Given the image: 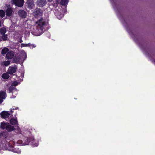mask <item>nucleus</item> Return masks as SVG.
Masks as SVG:
<instances>
[{
  "mask_svg": "<svg viewBox=\"0 0 155 155\" xmlns=\"http://www.w3.org/2000/svg\"><path fill=\"white\" fill-rule=\"evenodd\" d=\"M47 24L45 19L42 18L40 19L37 21L35 25L31 27L30 31L31 33L37 36L41 35L43 33L44 26Z\"/></svg>",
  "mask_w": 155,
  "mask_h": 155,
  "instance_id": "f257e3e1",
  "label": "nucleus"
},
{
  "mask_svg": "<svg viewBox=\"0 0 155 155\" xmlns=\"http://www.w3.org/2000/svg\"><path fill=\"white\" fill-rule=\"evenodd\" d=\"M17 133L18 134H21L25 136V138L23 141L19 140L17 141V143L19 145L24 146L28 145L29 144L30 141L28 140L29 138L32 139L31 134L30 132L28 130H25L23 132L20 129L18 130Z\"/></svg>",
  "mask_w": 155,
  "mask_h": 155,
  "instance_id": "f03ea898",
  "label": "nucleus"
},
{
  "mask_svg": "<svg viewBox=\"0 0 155 155\" xmlns=\"http://www.w3.org/2000/svg\"><path fill=\"white\" fill-rule=\"evenodd\" d=\"M12 141H10V143H8L5 140H4L2 141V147L5 150H8L9 151H12L14 152L18 153H21V150L18 148H14L13 146L10 144L11 143Z\"/></svg>",
  "mask_w": 155,
  "mask_h": 155,
  "instance_id": "7ed1b4c3",
  "label": "nucleus"
},
{
  "mask_svg": "<svg viewBox=\"0 0 155 155\" xmlns=\"http://www.w3.org/2000/svg\"><path fill=\"white\" fill-rule=\"evenodd\" d=\"M18 109V108L17 107L15 108L11 109L10 111H3L0 113V116L1 118H4L7 120H9L12 116L13 110H17Z\"/></svg>",
  "mask_w": 155,
  "mask_h": 155,
  "instance_id": "20e7f679",
  "label": "nucleus"
},
{
  "mask_svg": "<svg viewBox=\"0 0 155 155\" xmlns=\"http://www.w3.org/2000/svg\"><path fill=\"white\" fill-rule=\"evenodd\" d=\"M32 139H31V138H29L28 140L30 141V143L31 142V144L33 147H37L38 146L39 144V141L38 140H34L33 136L31 135Z\"/></svg>",
  "mask_w": 155,
  "mask_h": 155,
  "instance_id": "39448f33",
  "label": "nucleus"
},
{
  "mask_svg": "<svg viewBox=\"0 0 155 155\" xmlns=\"http://www.w3.org/2000/svg\"><path fill=\"white\" fill-rule=\"evenodd\" d=\"M43 14L42 11L40 9H37L35 10L33 13V15L35 17L38 18L41 16Z\"/></svg>",
  "mask_w": 155,
  "mask_h": 155,
  "instance_id": "423d86ee",
  "label": "nucleus"
},
{
  "mask_svg": "<svg viewBox=\"0 0 155 155\" xmlns=\"http://www.w3.org/2000/svg\"><path fill=\"white\" fill-rule=\"evenodd\" d=\"M12 2L19 7H22L24 4V0H12Z\"/></svg>",
  "mask_w": 155,
  "mask_h": 155,
  "instance_id": "0eeeda50",
  "label": "nucleus"
},
{
  "mask_svg": "<svg viewBox=\"0 0 155 155\" xmlns=\"http://www.w3.org/2000/svg\"><path fill=\"white\" fill-rule=\"evenodd\" d=\"M20 56L21 58H20L18 59L17 61H16V62L19 61L23 62L27 58V54L24 51H21Z\"/></svg>",
  "mask_w": 155,
  "mask_h": 155,
  "instance_id": "6e6552de",
  "label": "nucleus"
},
{
  "mask_svg": "<svg viewBox=\"0 0 155 155\" xmlns=\"http://www.w3.org/2000/svg\"><path fill=\"white\" fill-rule=\"evenodd\" d=\"M6 6L7 7L5 12L6 16L8 17H10L11 16L12 12L13 10L12 8L11 7H9V5H6Z\"/></svg>",
  "mask_w": 155,
  "mask_h": 155,
  "instance_id": "1a4fd4ad",
  "label": "nucleus"
},
{
  "mask_svg": "<svg viewBox=\"0 0 155 155\" xmlns=\"http://www.w3.org/2000/svg\"><path fill=\"white\" fill-rule=\"evenodd\" d=\"M17 68V67L15 65L10 66L8 70V73L10 74H12L16 72Z\"/></svg>",
  "mask_w": 155,
  "mask_h": 155,
  "instance_id": "9d476101",
  "label": "nucleus"
},
{
  "mask_svg": "<svg viewBox=\"0 0 155 155\" xmlns=\"http://www.w3.org/2000/svg\"><path fill=\"white\" fill-rule=\"evenodd\" d=\"M6 97L5 93L2 91H0V104H1Z\"/></svg>",
  "mask_w": 155,
  "mask_h": 155,
  "instance_id": "9b49d317",
  "label": "nucleus"
},
{
  "mask_svg": "<svg viewBox=\"0 0 155 155\" xmlns=\"http://www.w3.org/2000/svg\"><path fill=\"white\" fill-rule=\"evenodd\" d=\"M27 5L30 9L32 8L35 6L33 1L31 0H28L27 2Z\"/></svg>",
  "mask_w": 155,
  "mask_h": 155,
  "instance_id": "f8f14e48",
  "label": "nucleus"
},
{
  "mask_svg": "<svg viewBox=\"0 0 155 155\" xmlns=\"http://www.w3.org/2000/svg\"><path fill=\"white\" fill-rule=\"evenodd\" d=\"M14 54L12 51H9L6 54V58L8 59H11L13 58Z\"/></svg>",
  "mask_w": 155,
  "mask_h": 155,
  "instance_id": "ddd939ff",
  "label": "nucleus"
},
{
  "mask_svg": "<svg viewBox=\"0 0 155 155\" xmlns=\"http://www.w3.org/2000/svg\"><path fill=\"white\" fill-rule=\"evenodd\" d=\"M18 14L19 16L23 18L26 17L27 15L26 12L25 11L21 10L19 11Z\"/></svg>",
  "mask_w": 155,
  "mask_h": 155,
  "instance_id": "4468645a",
  "label": "nucleus"
},
{
  "mask_svg": "<svg viewBox=\"0 0 155 155\" xmlns=\"http://www.w3.org/2000/svg\"><path fill=\"white\" fill-rule=\"evenodd\" d=\"M46 3L45 0H38L37 1L38 5L39 7H42Z\"/></svg>",
  "mask_w": 155,
  "mask_h": 155,
  "instance_id": "2eb2a0df",
  "label": "nucleus"
},
{
  "mask_svg": "<svg viewBox=\"0 0 155 155\" xmlns=\"http://www.w3.org/2000/svg\"><path fill=\"white\" fill-rule=\"evenodd\" d=\"M17 119V117H15V118H11L10 120V124L12 125H18V122Z\"/></svg>",
  "mask_w": 155,
  "mask_h": 155,
  "instance_id": "dca6fc26",
  "label": "nucleus"
},
{
  "mask_svg": "<svg viewBox=\"0 0 155 155\" xmlns=\"http://www.w3.org/2000/svg\"><path fill=\"white\" fill-rule=\"evenodd\" d=\"M8 124V123L4 122H2L1 123L0 128L4 129L5 128L6 129L7 127Z\"/></svg>",
  "mask_w": 155,
  "mask_h": 155,
  "instance_id": "f3484780",
  "label": "nucleus"
},
{
  "mask_svg": "<svg viewBox=\"0 0 155 155\" xmlns=\"http://www.w3.org/2000/svg\"><path fill=\"white\" fill-rule=\"evenodd\" d=\"M22 34L21 32H16L15 33V38H21Z\"/></svg>",
  "mask_w": 155,
  "mask_h": 155,
  "instance_id": "a211bd4d",
  "label": "nucleus"
},
{
  "mask_svg": "<svg viewBox=\"0 0 155 155\" xmlns=\"http://www.w3.org/2000/svg\"><path fill=\"white\" fill-rule=\"evenodd\" d=\"M14 127L10 125L9 124L6 128V130L8 131H12L14 130Z\"/></svg>",
  "mask_w": 155,
  "mask_h": 155,
  "instance_id": "6ab92c4d",
  "label": "nucleus"
},
{
  "mask_svg": "<svg viewBox=\"0 0 155 155\" xmlns=\"http://www.w3.org/2000/svg\"><path fill=\"white\" fill-rule=\"evenodd\" d=\"M9 51V49L8 48L5 47L3 48L2 50L1 53L2 54H5L7 53Z\"/></svg>",
  "mask_w": 155,
  "mask_h": 155,
  "instance_id": "aec40b11",
  "label": "nucleus"
},
{
  "mask_svg": "<svg viewBox=\"0 0 155 155\" xmlns=\"http://www.w3.org/2000/svg\"><path fill=\"white\" fill-rule=\"evenodd\" d=\"M2 77L3 78L5 79H8L9 77V73L8 72L3 74L2 75Z\"/></svg>",
  "mask_w": 155,
  "mask_h": 155,
  "instance_id": "412c9836",
  "label": "nucleus"
},
{
  "mask_svg": "<svg viewBox=\"0 0 155 155\" xmlns=\"http://www.w3.org/2000/svg\"><path fill=\"white\" fill-rule=\"evenodd\" d=\"M5 15V12L3 10H0V17H4Z\"/></svg>",
  "mask_w": 155,
  "mask_h": 155,
  "instance_id": "4be33fe9",
  "label": "nucleus"
},
{
  "mask_svg": "<svg viewBox=\"0 0 155 155\" xmlns=\"http://www.w3.org/2000/svg\"><path fill=\"white\" fill-rule=\"evenodd\" d=\"M68 2V0H61V4L63 5H67Z\"/></svg>",
  "mask_w": 155,
  "mask_h": 155,
  "instance_id": "5701e85b",
  "label": "nucleus"
},
{
  "mask_svg": "<svg viewBox=\"0 0 155 155\" xmlns=\"http://www.w3.org/2000/svg\"><path fill=\"white\" fill-rule=\"evenodd\" d=\"M6 31V29L5 28H2L0 29V32L2 34H4Z\"/></svg>",
  "mask_w": 155,
  "mask_h": 155,
  "instance_id": "b1692460",
  "label": "nucleus"
},
{
  "mask_svg": "<svg viewBox=\"0 0 155 155\" xmlns=\"http://www.w3.org/2000/svg\"><path fill=\"white\" fill-rule=\"evenodd\" d=\"M0 37L1 38L0 40L5 41L7 39V35H4Z\"/></svg>",
  "mask_w": 155,
  "mask_h": 155,
  "instance_id": "393cba45",
  "label": "nucleus"
},
{
  "mask_svg": "<svg viewBox=\"0 0 155 155\" xmlns=\"http://www.w3.org/2000/svg\"><path fill=\"white\" fill-rule=\"evenodd\" d=\"M10 62L9 61H5L3 62L2 64L5 66H8L10 64Z\"/></svg>",
  "mask_w": 155,
  "mask_h": 155,
  "instance_id": "a878e982",
  "label": "nucleus"
},
{
  "mask_svg": "<svg viewBox=\"0 0 155 155\" xmlns=\"http://www.w3.org/2000/svg\"><path fill=\"white\" fill-rule=\"evenodd\" d=\"M63 16L64 15L63 14H61L60 15L59 13H58V14L57 15V18L58 19H61Z\"/></svg>",
  "mask_w": 155,
  "mask_h": 155,
  "instance_id": "bb28decb",
  "label": "nucleus"
},
{
  "mask_svg": "<svg viewBox=\"0 0 155 155\" xmlns=\"http://www.w3.org/2000/svg\"><path fill=\"white\" fill-rule=\"evenodd\" d=\"M20 81H14L12 84V85L13 86H16L20 83Z\"/></svg>",
  "mask_w": 155,
  "mask_h": 155,
  "instance_id": "cd10ccee",
  "label": "nucleus"
},
{
  "mask_svg": "<svg viewBox=\"0 0 155 155\" xmlns=\"http://www.w3.org/2000/svg\"><path fill=\"white\" fill-rule=\"evenodd\" d=\"M36 46V45L35 44H31L29 43V45L28 47H29L30 48L32 49L34 48H35Z\"/></svg>",
  "mask_w": 155,
  "mask_h": 155,
  "instance_id": "c85d7f7f",
  "label": "nucleus"
},
{
  "mask_svg": "<svg viewBox=\"0 0 155 155\" xmlns=\"http://www.w3.org/2000/svg\"><path fill=\"white\" fill-rule=\"evenodd\" d=\"M29 45V43L27 44H21V48L24 47H28Z\"/></svg>",
  "mask_w": 155,
  "mask_h": 155,
  "instance_id": "c756f323",
  "label": "nucleus"
},
{
  "mask_svg": "<svg viewBox=\"0 0 155 155\" xmlns=\"http://www.w3.org/2000/svg\"><path fill=\"white\" fill-rule=\"evenodd\" d=\"M12 93L13 94V93H15V94L16 95V94H17V91L15 90H13L12 91Z\"/></svg>",
  "mask_w": 155,
  "mask_h": 155,
  "instance_id": "7c9ffc66",
  "label": "nucleus"
},
{
  "mask_svg": "<svg viewBox=\"0 0 155 155\" xmlns=\"http://www.w3.org/2000/svg\"><path fill=\"white\" fill-rule=\"evenodd\" d=\"M19 39V41L20 43H21L22 42V41L21 40V38H18Z\"/></svg>",
  "mask_w": 155,
  "mask_h": 155,
  "instance_id": "2f4dec72",
  "label": "nucleus"
},
{
  "mask_svg": "<svg viewBox=\"0 0 155 155\" xmlns=\"http://www.w3.org/2000/svg\"><path fill=\"white\" fill-rule=\"evenodd\" d=\"M52 0H48V1L49 2H51Z\"/></svg>",
  "mask_w": 155,
  "mask_h": 155,
  "instance_id": "473e14b6",
  "label": "nucleus"
},
{
  "mask_svg": "<svg viewBox=\"0 0 155 155\" xmlns=\"http://www.w3.org/2000/svg\"><path fill=\"white\" fill-rule=\"evenodd\" d=\"M14 96V97L13 98H14L16 97V95L13 96Z\"/></svg>",
  "mask_w": 155,
  "mask_h": 155,
  "instance_id": "72a5a7b5",
  "label": "nucleus"
}]
</instances>
